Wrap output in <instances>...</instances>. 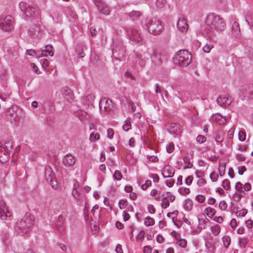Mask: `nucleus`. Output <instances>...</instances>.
Returning <instances> with one entry per match:
<instances>
[{
    "instance_id": "f257e3e1",
    "label": "nucleus",
    "mask_w": 253,
    "mask_h": 253,
    "mask_svg": "<svg viewBox=\"0 0 253 253\" xmlns=\"http://www.w3.org/2000/svg\"><path fill=\"white\" fill-rule=\"evenodd\" d=\"M206 28L210 31H222L226 28L224 20L215 13L209 14L206 21Z\"/></svg>"
},
{
    "instance_id": "f03ea898",
    "label": "nucleus",
    "mask_w": 253,
    "mask_h": 253,
    "mask_svg": "<svg viewBox=\"0 0 253 253\" xmlns=\"http://www.w3.org/2000/svg\"><path fill=\"white\" fill-rule=\"evenodd\" d=\"M34 223V217L29 213H26L20 221H17L14 227L15 232L17 234L23 235L27 233L30 228Z\"/></svg>"
},
{
    "instance_id": "7ed1b4c3",
    "label": "nucleus",
    "mask_w": 253,
    "mask_h": 253,
    "mask_svg": "<svg viewBox=\"0 0 253 253\" xmlns=\"http://www.w3.org/2000/svg\"><path fill=\"white\" fill-rule=\"evenodd\" d=\"M142 27L154 35H159L163 29L161 22L156 18H146L144 22H142Z\"/></svg>"
},
{
    "instance_id": "20e7f679",
    "label": "nucleus",
    "mask_w": 253,
    "mask_h": 253,
    "mask_svg": "<svg viewBox=\"0 0 253 253\" xmlns=\"http://www.w3.org/2000/svg\"><path fill=\"white\" fill-rule=\"evenodd\" d=\"M20 9L26 15V18L28 20L36 19L38 21L40 14L36 7L31 6L26 2L21 1L19 4Z\"/></svg>"
},
{
    "instance_id": "39448f33",
    "label": "nucleus",
    "mask_w": 253,
    "mask_h": 253,
    "mask_svg": "<svg viewBox=\"0 0 253 253\" xmlns=\"http://www.w3.org/2000/svg\"><path fill=\"white\" fill-rule=\"evenodd\" d=\"M191 58V55L188 50H180L175 55L174 62L180 67H185L189 65Z\"/></svg>"
},
{
    "instance_id": "423d86ee",
    "label": "nucleus",
    "mask_w": 253,
    "mask_h": 253,
    "mask_svg": "<svg viewBox=\"0 0 253 253\" xmlns=\"http://www.w3.org/2000/svg\"><path fill=\"white\" fill-rule=\"evenodd\" d=\"M98 11L105 15H109L111 11V7L103 0H93Z\"/></svg>"
},
{
    "instance_id": "0eeeda50",
    "label": "nucleus",
    "mask_w": 253,
    "mask_h": 253,
    "mask_svg": "<svg viewBox=\"0 0 253 253\" xmlns=\"http://www.w3.org/2000/svg\"><path fill=\"white\" fill-rule=\"evenodd\" d=\"M240 90L245 100L253 99V84H244L241 86Z\"/></svg>"
},
{
    "instance_id": "6e6552de",
    "label": "nucleus",
    "mask_w": 253,
    "mask_h": 253,
    "mask_svg": "<svg viewBox=\"0 0 253 253\" xmlns=\"http://www.w3.org/2000/svg\"><path fill=\"white\" fill-rule=\"evenodd\" d=\"M44 175L46 181L52 187L57 186V181L54 180L55 174L50 166H46L44 169Z\"/></svg>"
},
{
    "instance_id": "1a4fd4ad",
    "label": "nucleus",
    "mask_w": 253,
    "mask_h": 253,
    "mask_svg": "<svg viewBox=\"0 0 253 253\" xmlns=\"http://www.w3.org/2000/svg\"><path fill=\"white\" fill-rule=\"evenodd\" d=\"M1 29L5 31H10L13 28V18L11 15L1 18Z\"/></svg>"
},
{
    "instance_id": "9d476101",
    "label": "nucleus",
    "mask_w": 253,
    "mask_h": 253,
    "mask_svg": "<svg viewBox=\"0 0 253 253\" xmlns=\"http://www.w3.org/2000/svg\"><path fill=\"white\" fill-rule=\"evenodd\" d=\"M126 31L127 32V35L130 40L136 43H138L142 41L138 31L134 28H126Z\"/></svg>"
},
{
    "instance_id": "9b49d317",
    "label": "nucleus",
    "mask_w": 253,
    "mask_h": 253,
    "mask_svg": "<svg viewBox=\"0 0 253 253\" xmlns=\"http://www.w3.org/2000/svg\"><path fill=\"white\" fill-rule=\"evenodd\" d=\"M99 107L100 110L103 109L104 112L107 111L108 109L111 110L113 107L112 100L107 97H102L99 103Z\"/></svg>"
},
{
    "instance_id": "f8f14e48",
    "label": "nucleus",
    "mask_w": 253,
    "mask_h": 253,
    "mask_svg": "<svg viewBox=\"0 0 253 253\" xmlns=\"http://www.w3.org/2000/svg\"><path fill=\"white\" fill-rule=\"evenodd\" d=\"M113 54H117L118 56H124L126 53L125 49L122 42H119L114 43V47L112 50Z\"/></svg>"
},
{
    "instance_id": "ddd939ff",
    "label": "nucleus",
    "mask_w": 253,
    "mask_h": 253,
    "mask_svg": "<svg viewBox=\"0 0 253 253\" xmlns=\"http://www.w3.org/2000/svg\"><path fill=\"white\" fill-rule=\"evenodd\" d=\"M62 161L64 165L68 168L73 166L76 161L75 157L70 154L65 155L63 157Z\"/></svg>"
},
{
    "instance_id": "4468645a",
    "label": "nucleus",
    "mask_w": 253,
    "mask_h": 253,
    "mask_svg": "<svg viewBox=\"0 0 253 253\" xmlns=\"http://www.w3.org/2000/svg\"><path fill=\"white\" fill-rule=\"evenodd\" d=\"M169 131L176 135H179L182 132V127L179 124L172 123L167 126Z\"/></svg>"
},
{
    "instance_id": "2eb2a0df",
    "label": "nucleus",
    "mask_w": 253,
    "mask_h": 253,
    "mask_svg": "<svg viewBox=\"0 0 253 253\" xmlns=\"http://www.w3.org/2000/svg\"><path fill=\"white\" fill-rule=\"evenodd\" d=\"M216 102L219 106L226 108L229 106L232 101L228 97L220 96L217 98Z\"/></svg>"
},
{
    "instance_id": "dca6fc26",
    "label": "nucleus",
    "mask_w": 253,
    "mask_h": 253,
    "mask_svg": "<svg viewBox=\"0 0 253 253\" xmlns=\"http://www.w3.org/2000/svg\"><path fill=\"white\" fill-rule=\"evenodd\" d=\"M177 27L178 30L181 32H185L187 31L188 25L186 20L184 18H179L177 22Z\"/></svg>"
},
{
    "instance_id": "f3484780",
    "label": "nucleus",
    "mask_w": 253,
    "mask_h": 253,
    "mask_svg": "<svg viewBox=\"0 0 253 253\" xmlns=\"http://www.w3.org/2000/svg\"><path fill=\"white\" fill-rule=\"evenodd\" d=\"M65 217L62 215H60L55 223V228L60 233H63L64 231V221Z\"/></svg>"
},
{
    "instance_id": "a211bd4d",
    "label": "nucleus",
    "mask_w": 253,
    "mask_h": 253,
    "mask_svg": "<svg viewBox=\"0 0 253 253\" xmlns=\"http://www.w3.org/2000/svg\"><path fill=\"white\" fill-rule=\"evenodd\" d=\"M203 217L198 218L199 225L198 229L199 232H201L202 229H205L208 226V223L210 222L209 220L204 215H202Z\"/></svg>"
},
{
    "instance_id": "6ab92c4d",
    "label": "nucleus",
    "mask_w": 253,
    "mask_h": 253,
    "mask_svg": "<svg viewBox=\"0 0 253 253\" xmlns=\"http://www.w3.org/2000/svg\"><path fill=\"white\" fill-rule=\"evenodd\" d=\"M12 147V142L8 140L4 142V144L1 143V151H4V154L6 155H9L10 149Z\"/></svg>"
},
{
    "instance_id": "aec40b11",
    "label": "nucleus",
    "mask_w": 253,
    "mask_h": 253,
    "mask_svg": "<svg viewBox=\"0 0 253 253\" xmlns=\"http://www.w3.org/2000/svg\"><path fill=\"white\" fill-rule=\"evenodd\" d=\"M142 16V13L138 10H132L128 13L129 18L133 21L138 20Z\"/></svg>"
},
{
    "instance_id": "412c9836",
    "label": "nucleus",
    "mask_w": 253,
    "mask_h": 253,
    "mask_svg": "<svg viewBox=\"0 0 253 253\" xmlns=\"http://www.w3.org/2000/svg\"><path fill=\"white\" fill-rule=\"evenodd\" d=\"M232 34L234 37L238 38L240 36V28L239 24L237 22H234L232 25Z\"/></svg>"
},
{
    "instance_id": "4be33fe9",
    "label": "nucleus",
    "mask_w": 253,
    "mask_h": 253,
    "mask_svg": "<svg viewBox=\"0 0 253 253\" xmlns=\"http://www.w3.org/2000/svg\"><path fill=\"white\" fill-rule=\"evenodd\" d=\"M63 95L65 99L71 103L73 101V94L70 89L67 88L64 89Z\"/></svg>"
},
{
    "instance_id": "5701e85b",
    "label": "nucleus",
    "mask_w": 253,
    "mask_h": 253,
    "mask_svg": "<svg viewBox=\"0 0 253 253\" xmlns=\"http://www.w3.org/2000/svg\"><path fill=\"white\" fill-rule=\"evenodd\" d=\"M174 171L175 170L172 168L168 166L165 167L162 174L164 177H172L174 175Z\"/></svg>"
},
{
    "instance_id": "b1692460",
    "label": "nucleus",
    "mask_w": 253,
    "mask_h": 253,
    "mask_svg": "<svg viewBox=\"0 0 253 253\" xmlns=\"http://www.w3.org/2000/svg\"><path fill=\"white\" fill-rule=\"evenodd\" d=\"M53 47L51 45L48 44L45 46V49L42 51L41 54V56H46L47 54L50 56H52L54 54V52L52 50Z\"/></svg>"
},
{
    "instance_id": "393cba45",
    "label": "nucleus",
    "mask_w": 253,
    "mask_h": 253,
    "mask_svg": "<svg viewBox=\"0 0 253 253\" xmlns=\"http://www.w3.org/2000/svg\"><path fill=\"white\" fill-rule=\"evenodd\" d=\"M134 52V58L136 59L139 60V64L141 67H144L146 64V61L144 59L142 58V55L139 53L138 52Z\"/></svg>"
},
{
    "instance_id": "a878e982",
    "label": "nucleus",
    "mask_w": 253,
    "mask_h": 253,
    "mask_svg": "<svg viewBox=\"0 0 253 253\" xmlns=\"http://www.w3.org/2000/svg\"><path fill=\"white\" fill-rule=\"evenodd\" d=\"M76 51L78 58H83L85 55L84 51V46L83 45H79L78 46L76 47Z\"/></svg>"
},
{
    "instance_id": "bb28decb",
    "label": "nucleus",
    "mask_w": 253,
    "mask_h": 253,
    "mask_svg": "<svg viewBox=\"0 0 253 253\" xmlns=\"http://www.w3.org/2000/svg\"><path fill=\"white\" fill-rule=\"evenodd\" d=\"M193 208V203L192 200L189 199H187L185 201V204L184 205V208L187 211H190Z\"/></svg>"
},
{
    "instance_id": "cd10ccee",
    "label": "nucleus",
    "mask_w": 253,
    "mask_h": 253,
    "mask_svg": "<svg viewBox=\"0 0 253 253\" xmlns=\"http://www.w3.org/2000/svg\"><path fill=\"white\" fill-rule=\"evenodd\" d=\"M8 228L6 227L2 231L1 236L3 241L6 243L7 241L10 238V235L8 231Z\"/></svg>"
},
{
    "instance_id": "c85d7f7f",
    "label": "nucleus",
    "mask_w": 253,
    "mask_h": 253,
    "mask_svg": "<svg viewBox=\"0 0 253 253\" xmlns=\"http://www.w3.org/2000/svg\"><path fill=\"white\" fill-rule=\"evenodd\" d=\"M205 211L207 215L210 218H211L215 214L216 211L214 209L211 207L207 208Z\"/></svg>"
},
{
    "instance_id": "c756f323",
    "label": "nucleus",
    "mask_w": 253,
    "mask_h": 253,
    "mask_svg": "<svg viewBox=\"0 0 253 253\" xmlns=\"http://www.w3.org/2000/svg\"><path fill=\"white\" fill-rule=\"evenodd\" d=\"M144 224L147 226H152L155 224V220L153 218L148 216L145 218Z\"/></svg>"
},
{
    "instance_id": "7c9ffc66",
    "label": "nucleus",
    "mask_w": 253,
    "mask_h": 253,
    "mask_svg": "<svg viewBox=\"0 0 253 253\" xmlns=\"http://www.w3.org/2000/svg\"><path fill=\"white\" fill-rule=\"evenodd\" d=\"M211 231L214 236L217 235L220 231V226L216 224L212 226L211 228Z\"/></svg>"
},
{
    "instance_id": "2f4dec72",
    "label": "nucleus",
    "mask_w": 253,
    "mask_h": 253,
    "mask_svg": "<svg viewBox=\"0 0 253 253\" xmlns=\"http://www.w3.org/2000/svg\"><path fill=\"white\" fill-rule=\"evenodd\" d=\"M223 245L225 248H227L230 244L231 239L229 236H226L222 238Z\"/></svg>"
},
{
    "instance_id": "473e14b6",
    "label": "nucleus",
    "mask_w": 253,
    "mask_h": 253,
    "mask_svg": "<svg viewBox=\"0 0 253 253\" xmlns=\"http://www.w3.org/2000/svg\"><path fill=\"white\" fill-rule=\"evenodd\" d=\"M177 241L176 244H178L180 247L185 248L187 246V241L184 239H177Z\"/></svg>"
},
{
    "instance_id": "72a5a7b5",
    "label": "nucleus",
    "mask_w": 253,
    "mask_h": 253,
    "mask_svg": "<svg viewBox=\"0 0 253 253\" xmlns=\"http://www.w3.org/2000/svg\"><path fill=\"white\" fill-rule=\"evenodd\" d=\"M222 187L226 190H229L230 189V182L227 179H224L222 182Z\"/></svg>"
},
{
    "instance_id": "f704fd0d",
    "label": "nucleus",
    "mask_w": 253,
    "mask_h": 253,
    "mask_svg": "<svg viewBox=\"0 0 253 253\" xmlns=\"http://www.w3.org/2000/svg\"><path fill=\"white\" fill-rule=\"evenodd\" d=\"M166 3V0H156V6L158 8H162L165 5Z\"/></svg>"
},
{
    "instance_id": "c9c22d12",
    "label": "nucleus",
    "mask_w": 253,
    "mask_h": 253,
    "mask_svg": "<svg viewBox=\"0 0 253 253\" xmlns=\"http://www.w3.org/2000/svg\"><path fill=\"white\" fill-rule=\"evenodd\" d=\"M9 216H10V213L9 212L7 213H5L4 209L1 207H0V218L3 220Z\"/></svg>"
},
{
    "instance_id": "e433bc0d",
    "label": "nucleus",
    "mask_w": 253,
    "mask_h": 253,
    "mask_svg": "<svg viewBox=\"0 0 253 253\" xmlns=\"http://www.w3.org/2000/svg\"><path fill=\"white\" fill-rule=\"evenodd\" d=\"M113 178L114 180H120L122 178V174L121 172L118 170H116L113 174Z\"/></svg>"
},
{
    "instance_id": "4c0bfd02",
    "label": "nucleus",
    "mask_w": 253,
    "mask_h": 253,
    "mask_svg": "<svg viewBox=\"0 0 253 253\" xmlns=\"http://www.w3.org/2000/svg\"><path fill=\"white\" fill-rule=\"evenodd\" d=\"M213 47V45L211 44L207 43L203 46V50L206 53H209Z\"/></svg>"
},
{
    "instance_id": "58836bf2",
    "label": "nucleus",
    "mask_w": 253,
    "mask_h": 253,
    "mask_svg": "<svg viewBox=\"0 0 253 253\" xmlns=\"http://www.w3.org/2000/svg\"><path fill=\"white\" fill-rule=\"evenodd\" d=\"M178 191V192L182 195L188 194L190 192V189L188 188L180 187Z\"/></svg>"
},
{
    "instance_id": "ea45409f",
    "label": "nucleus",
    "mask_w": 253,
    "mask_h": 253,
    "mask_svg": "<svg viewBox=\"0 0 253 253\" xmlns=\"http://www.w3.org/2000/svg\"><path fill=\"white\" fill-rule=\"evenodd\" d=\"M248 243L247 240L246 238H240L239 239V244L240 246L243 249L246 248Z\"/></svg>"
},
{
    "instance_id": "a19ab883",
    "label": "nucleus",
    "mask_w": 253,
    "mask_h": 253,
    "mask_svg": "<svg viewBox=\"0 0 253 253\" xmlns=\"http://www.w3.org/2000/svg\"><path fill=\"white\" fill-rule=\"evenodd\" d=\"M123 129L125 131H128L131 128V125L129 121L126 120L125 124L123 125Z\"/></svg>"
},
{
    "instance_id": "79ce46f5",
    "label": "nucleus",
    "mask_w": 253,
    "mask_h": 253,
    "mask_svg": "<svg viewBox=\"0 0 253 253\" xmlns=\"http://www.w3.org/2000/svg\"><path fill=\"white\" fill-rule=\"evenodd\" d=\"M99 139L100 134L98 133H96L95 134L92 133L90 134L89 139L91 141H95V140H98Z\"/></svg>"
},
{
    "instance_id": "37998d69",
    "label": "nucleus",
    "mask_w": 253,
    "mask_h": 253,
    "mask_svg": "<svg viewBox=\"0 0 253 253\" xmlns=\"http://www.w3.org/2000/svg\"><path fill=\"white\" fill-rule=\"evenodd\" d=\"M144 235H145V232L144 230H141L138 235L136 236V240L139 241L140 240L141 242H142L144 238Z\"/></svg>"
},
{
    "instance_id": "c03bdc74",
    "label": "nucleus",
    "mask_w": 253,
    "mask_h": 253,
    "mask_svg": "<svg viewBox=\"0 0 253 253\" xmlns=\"http://www.w3.org/2000/svg\"><path fill=\"white\" fill-rule=\"evenodd\" d=\"M167 151L169 153H172L174 149V145L173 143L171 142L168 144L166 147Z\"/></svg>"
},
{
    "instance_id": "a18cd8bd",
    "label": "nucleus",
    "mask_w": 253,
    "mask_h": 253,
    "mask_svg": "<svg viewBox=\"0 0 253 253\" xmlns=\"http://www.w3.org/2000/svg\"><path fill=\"white\" fill-rule=\"evenodd\" d=\"M239 139L241 141H244L246 140V134L245 131H240L238 134Z\"/></svg>"
},
{
    "instance_id": "49530a36",
    "label": "nucleus",
    "mask_w": 253,
    "mask_h": 253,
    "mask_svg": "<svg viewBox=\"0 0 253 253\" xmlns=\"http://www.w3.org/2000/svg\"><path fill=\"white\" fill-rule=\"evenodd\" d=\"M184 162L185 163H187V165L185 166L184 167V169H187L191 168L193 166V165L190 163L189 160L187 158H185L183 159Z\"/></svg>"
},
{
    "instance_id": "de8ad7c7",
    "label": "nucleus",
    "mask_w": 253,
    "mask_h": 253,
    "mask_svg": "<svg viewBox=\"0 0 253 253\" xmlns=\"http://www.w3.org/2000/svg\"><path fill=\"white\" fill-rule=\"evenodd\" d=\"M242 184L240 182H238L236 183L235 188L238 192L241 193H243L244 191L242 189Z\"/></svg>"
},
{
    "instance_id": "09e8293b",
    "label": "nucleus",
    "mask_w": 253,
    "mask_h": 253,
    "mask_svg": "<svg viewBox=\"0 0 253 253\" xmlns=\"http://www.w3.org/2000/svg\"><path fill=\"white\" fill-rule=\"evenodd\" d=\"M151 181L150 180H147L145 181V183L141 185V188L143 190H146L149 186L151 185Z\"/></svg>"
},
{
    "instance_id": "8fccbe9b",
    "label": "nucleus",
    "mask_w": 253,
    "mask_h": 253,
    "mask_svg": "<svg viewBox=\"0 0 253 253\" xmlns=\"http://www.w3.org/2000/svg\"><path fill=\"white\" fill-rule=\"evenodd\" d=\"M210 178L212 182H215L217 180L218 175L215 172H212L210 174Z\"/></svg>"
},
{
    "instance_id": "3c124183",
    "label": "nucleus",
    "mask_w": 253,
    "mask_h": 253,
    "mask_svg": "<svg viewBox=\"0 0 253 253\" xmlns=\"http://www.w3.org/2000/svg\"><path fill=\"white\" fill-rule=\"evenodd\" d=\"M206 137L203 135H199L197 138L196 140L199 143H203L205 142L206 141Z\"/></svg>"
},
{
    "instance_id": "603ef678",
    "label": "nucleus",
    "mask_w": 253,
    "mask_h": 253,
    "mask_svg": "<svg viewBox=\"0 0 253 253\" xmlns=\"http://www.w3.org/2000/svg\"><path fill=\"white\" fill-rule=\"evenodd\" d=\"M219 208L221 210H226L227 208V204H226V203L224 201H220V202L219 203Z\"/></svg>"
},
{
    "instance_id": "864d4df0",
    "label": "nucleus",
    "mask_w": 253,
    "mask_h": 253,
    "mask_svg": "<svg viewBox=\"0 0 253 253\" xmlns=\"http://www.w3.org/2000/svg\"><path fill=\"white\" fill-rule=\"evenodd\" d=\"M126 200L122 199V200H120V201L119 202V208L121 209H124L125 208V207L126 206Z\"/></svg>"
},
{
    "instance_id": "5fc2aeb1",
    "label": "nucleus",
    "mask_w": 253,
    "mask_h": 253,
    "mask_svg": "<svg viewBox=\"0 0 253 253\" xmlns=\"http://www.w3.org/2000/svg\"><path fill=\"white\" fill-rule=\"evenodd\" d=\"M196 200H197L199 203H202L205 200V197L203 195H198L196 197Z\"/></svg>"
},
{
    "instance_id": "6e6d98bb",
    "label": "nucleus",
    "mask_w": 253,
    "mask_h": 253,
    "mask_svg": "<svg viewBox=\"0 0 253 253\" xmlns=\"http://www.w3.org/2000/svg\"><path fill=\"white\" fill-rule=\"evenodd\" d=\"M248 211L246 209H243L242 211H238L236 214L237 216H244L247 213Z\"/></svg>"
},
{
    "instance_id": "4d7b16f0",
    "label": "nucleus",
    "mask_w": 253,
    "mask_h": 253,
    "mask_svg": "<svg viewBox=\"0 0 253 253\" xmlns=\"http://www.w3.org/2000/svg\"><path fill=\"white\" fill-rule=\"evenodd\" d=\"M114 135V131L112 128L107 129V137L109 139H112Z\"/></svg>"
},
{
    "instance_id": "13d9d810",
    "label": "nucleus",
    "mask_w": 253,
    "mask_h": 253,
    "mask_svg": "<svg viewBox=\"0 0 253 253\" xmlns=\"http://www.w3.org/2000/svg\"><path fill=\"white\" fill-rule=\"evenodd\" d=\"M216 120L220 124H223L226 121L225 118H222L221 116H218L216 118Z\"/></svg>"
},
{
    "instance_id": "bf43d9fd",
    "label": "nucleus",
    "mask_w": 253,
    "mask_h": 253,
    "mask_svg": "<svg viewBox=\"0 0 253 253\" xmlns=\"http://www.w3.org/2000/svg\"><path fill=\"white\" fill-rule=\"evenodd\" d=\"M147 209L150 213H154L155 212V209L153 205L149 204L147 206Z\"/></svg>"
},
{
    "instance_id": "052dcab7",
    "label": "nucleus",
    "mask_w": 253,
    "mask_h": 253,
    "mask_svg": "<svg viewBox=\"0 0 253 253\" xmlns=\"http://www.w3.org/2000/svg\"><path fill=\"white\" fill-rule=\"evenodd\" d=\"M26 53L30 56H33L37 55L36 51L34 49H27L26 51Z\"/></svg>"
},
{
    "instance_id": "680f3d73",
    "label": "nucleus",
    "mask_w": 253,
    "mask_h": 253,
    "mask_svg": "<svg viewBox=\"0 0 253 253\" xmlns=\"http://www.w3.org/2000/svg\"><path fill=\"white\" fill-rule=\"evenodd\" d=\"M246 225L249 229L252 228L253 226V221L251 219L247 220L246 222Z\"/></svg>"
},
{
    "instance_id": "e2e57ef3",
    "label": "nucleus",
    "mask_w": 253,
    "mask_h": 253,
    "mask_svg": "<svg viewBox=\"0 0 253 253\" xmlns=\"http://www.w3.org/2000/svg\"><path fill=\"white\" fill-rule=\"evenodd\" d=\"M206 183V181L205 179L200 178L198 180L197 184L199 186H202Z\"/></svg>"
},
{
    "instance_id": "0e129e2a",
    "label": "nucleus",
    "mask_w": 253,
    "mask_h": 253,
    "mask_svg": "<svg viewBox=\"0 0 253 253\" xmlns=\"http://www.w3.org/2000/svg\"><path fill=\"white\" fill-rule=\"evenodd\" d=\"M193 177L192 176H188L185 180V183L187 185H190L193 181Z\"/></svg>"
},
{
    "instance_id": "69168bd1",
    "label": "nucleus",
    "mask_w": 253,
    "mask_h": 253,
    "mask_svg": "<svg viewBox=\"0 0 253 253\" xmlns=\"http://www.w3.org/2000/svg\"><path fill=\"white\" fill-rule=\"evenodd\" d=\"M230 225L233 229H235L237 226L236 220L234 218H233L230 221Z\"/></svg>"
},
{
    "instance_id": "338daca9",
    "label": "nucleus",
    "mask_w": 253,
    "mask_h": 253,
    "mask_svg": "<svg viewBox=\"0 0 253 253\" xmlns=\"http://www.w3.org/2000/svg\"><path fill=\"white\" fill-rule=\"evenodd\" d=\"M123 219L125 221H127L130 218V215L129 214L126 212L125 211L123 212Z\"/></svg>"
},
{
    "instance_id": "774afa93",
    "label": "nucleus",
    "mask_w": 253,
    "mask_h": 253,
    "mask_svg": "<svg viewBox=\"0 0 253 253\" xmlns=\"http://www.w3.org/2000/svg\"><path fill=\"white\" fill-rule=\"evenodd\" d=\"M115 251L117 253H123L122 246L118 244L115 249Z\"/></svg>"
}]
</instances>
